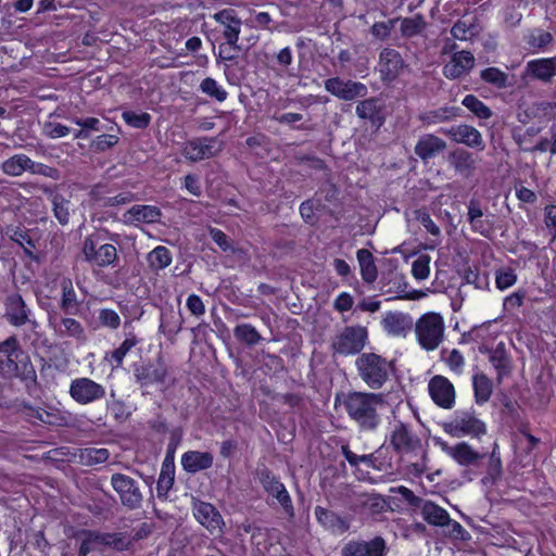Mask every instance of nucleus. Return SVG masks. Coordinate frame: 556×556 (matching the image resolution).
I'll return each mask as SVG.
<instances>
[{
  "label": "nucleus",
  "mask_w": 556,
  "mask_h": 556,
  "mask_svg": "<svg viewBox=\"0 0 556 556\" xmlns=\"http://www.w3.org/2000/svg\"><path fill=\"white\" fill-rule=\"evenodd\" d=\"M387 405L388 401L383 393L352 392L344 401L349 418L364 432L375 431L379 427L381 410Z\"/></svg>",
  "instance_id": "1"
},
{
  "label": "nucleus",
  "mask_w": 556,
  "mask_h": 556,
  "mask_svg": "<svg viewBox=\"0 0 556 556\" xmlns=\"http://www.w3.org/2000/svg\"><path fill=\"white\" fill-rule=\"evenodd\" d=\"M390 445L399 455L414 454L420 459L407 466L408 472L421 477L427 470V452L422 447L420 438L402 421L394 425L390 433Z\"/></svg>",
  "instance_id": "2"
},
{
  "label": "nucleus",
  "mask_w": 556,
  "mask_h": 556,
  "mask_svg": "<svg viewBox=\"0 0 556 556\" xmlns=\"http://www.w3.org/2000/svg\"><path fill=\"white\" fill-rule=\"evenodd\" d=\"M23 354L16 336H10L0 342V375L35 381L36 372L33 365L28 361L21 362V365L17 363Z\"/></svg>",
  "instance_id": "3"
},
{
  "label": "nucleus",
  "mask_w": 556,
  "mask_h": 556,
  "mask_svg": "<svg viewBox=\"0 0 556 556\" xmlns=\"http://www.w3.org/2000/svg\"><path fill=\"white\" fill-rule=\"evenodd\" d=\"M255 477L264 492L271 498V504L279 505L286 517L294 518L295 509L291 495L280 478L266 466L257 467Z\"/></svg>",
  "instance_id": "4"
},
{
  "label": "nucleus",
  "mask_w": 556,
  "mask_h": 556,
  "mask_svg": "<svg viewBox=\"0 0 556 556\" xmlns=\"http://www.w3.org/2000/svg\"><path fill=\"white\" fill-rule=\"evenodd\" d=\"M419 345L426 351H433L443 342L445 324L441 314L428 312L413 325Z\"/></svg>",
  "instance_id": "5"
},
{
  "label": "nucleus",
  "mask_w": 556,
  "mask_h": 556,
  "mask_svg": "<svg viewBox=\"0 0 556 556\" xmlns=\"http://www.w3.org/2000/svg\"><path fill=\"white\" fill-rule=\"evenodd\" d=\"M356 366L365 382H386L394 378L393 364L375 353L362 354Z\"/></svg>",
  "instance_id": "6"
},
{
  "label": "nucleus",
  "mask_w": 556,
  "mask_h": 556,
  "mask_svg": "<svg viewBox=\"0 0 556 556\" xmlns=\"http://www.w3.org/2000/svg\"><path fill=\"white\" fill-rule=\"evenodd\" d=\"M367 338L368 332L365 327L346 326L333 337L331 349L334 354L354 355L364 349Z\"/></svg>",
  "instance_id": "7"
},
{
  "label": "nucleus",
  "mask_w": 556,
  "mask_h": 556,
  "mask_svg": "<svg viewBox=\"0 0 556 556\" xmlns=\"http://www.w3.org/2000/svg\"><path fill=\"white\" fill-rule=\"evenodd\" d=\"M25 386L27 393L35 400V405L24 404V407L27 409L26 415L34 419V422L40 421L49 426H62L64 424V417L51 413L41 406V404H45L42 400L45 395L43 384Z\"/></svg>",
  "instance_id": "8"
},
{
  "label": "nucleus",
  "mask_w": 556,
  "mask_h": 556,
  "mask_svg": "<svg viewBox=\"0 0 556 556\" xmlns=\"http://www.w3.org/2000/svg\"><path fill=\"white\" fill-rule=\"evenodd\" d=\"M443 430L452 437L471 435L480 438L486 433V425L472 413L463 412L450 422H445Z\"/></svg>",
  "instance_id": "9"
},
{
  "label": "nucleus",
  "mask_w": 556,
  "mask_h": 556,
  "mask_svg": "<svg viewBox=\"0 0 556 556\" xmlns=\"http://www.w3.org/2000/svg\"><path fill=\"white\" fill-rule=\"evenodd\" d=\"M223 150V143L215 137H200L184 143L181 153L190 162H200L217 155Z\"/></svg>",
  "instance_id": "10"
},
{
  "label": "nucleus",
  "mask_w": 556,
  "mask_h": 556,
  "mask_svg": "<svg viewBox=\"0 0 556 556\" xmlns=\"http://www.w3.org/2000/svg\"><path fill=\"white\" fill-rule=\"evenodd\" d=\"M111 485L118 494L125 507L136 509L141 506L142 494L138 482L134 478L121 472L113 473L111 477Z\"/></svg>",
  "instance_id": "11"
},
{
  "label": "nucleus",
  "mask_w": 556,
  "mask_h": 556,
  "mask_svg": "<svg viewBox=\"0 0 556 556\" xmlns=\"http://www.w3.org/2000/svg\"><path fill=\"white\" fill-rule=\"evenodd\" d=\"M324 86L329 93L343 101L365 98L368 93V88L365 84L351 79L344 80L340 77L326 79Z\"/></svg>",
  "instance_id": "12"
},
{
  "label": "nucleus",
  "mask_w": 556,
  "mask_h": 556,
  "mask_svg": "<svg viewBox=\"0 0 556 556\" xmlns=\"http://www.w3.org/2000/svg\"><path fill=\"white\" fill-rule=\"evenodd\" d=\"M83 254L89 264L98 267L114 265L117 261V250L113 244L105 243L97 248L92 236L86 237L83 244Z\"/></svg>",
  "instance_id": "13"
},
{
  "label": "nucleus",
  "mask_w": 556,
  "mask_h": 556,
  "mask_svg": "<svg viewBox=\"0 0 556 556\" xmlns=\"http://www.w3.org/2000/svg\"><path fill=\"white\" fill-rule=\"evenodd\" d=\"M386 540L376 535L370 540H350L341 548V556H387Z\"/></svg>",
  "instance_id": "14"
},
{
  "label": "nucleus",
  "mask_w": 556,
  "mask_h": 556,
  "mask_svg": "<svg viewBox=\"0 0 556 556\" xmlns=\"http://www.w3.org/2000/svg\"><path fill=\"white\" fill-rule=\"evenodd\" d=\"M3 305V317L13 327H23L34 318L31 309L17 292L9 293L4 299Z\"/></svg>",
  "instance_id": "15"
},
{
  "label": "nucleus",
  "mask_w": 556,
  "mask_h": 556,
  "mask_svg": "<svg viewBox=\"0 0 556 556\" xmlns=\"http://www.w3.org/2000/svg\"><path fill=\"white\" fill-rule=\"evenodd\" d=\"M406 64L394 49L384 48L379 55V72L383 81H393L400 76Z\"/></svg>",
  "instance_id": "16"
},
{
  "label": "nucleus",
  "mask_w": 556,
  "mask_h": 556,
  "mask_svg": "<svg viewBox=\"0 0 556 556\" xmlns=\"http://www.w3.org/2000/svg\"><path fill=\"white\" fill-rule=\"evenodd\" d=\"M193 516L211 534L223 532L224 519L213 504L199 502L193 507Z\"/></svg>",
  "instance_id": "17"
},
{
  "label": "nucleus",
  "mask_w": 556,
  "mask_h": 556,
  "mask_svg": "<svg viewBox=\"0 0 556 556\" xmlns=\"http://www.w3.org/2000/svg\"><path fill=\"white\" fill-rule=\"evenodd\" d=\"M442 132L448 136L453 141L463 143L469 148L479 151L485 148L481 132L473 126L460 124L452 126L448 129H442Z\"/></svg>",
  "instance_id": "18"
},
{
  "label": "nucleus",
  "mask_w": 556,
  "mask_h": 556,
  "mask_svg": "<svg viewBox=\"0 0 556 556\" xmlns=\"http://www.w3.org/2000/svg\"><path fill=\"white\" fill-rule=\"evenodd\" d=\"M476 63V59L470 51L454 52L448 63L443 67V75L448 79L459 78L469 73Z\"/></svg>",
  "instance_id": "19"
},
{
  "label": "nucleus",
  "mask_w": 556,
  "mask_h": 556,
  "mask_svg": "<svg viewBox=\"0 0 556 556\" xmlns=\"http://www.w3.org/2000/svg\"><path fill=\"white\" fill-rule=\"evenodd\" d=\"M355 113L361 119H367L377 128H380L386 121L384 105L379 98L372 97L359 101Z\"/></svg>",
  "instance_id": "20"
},
{
  "label": "nucleus",
  "mask_w": 556,
  "mask_h": 556,
  "mask_svg": "<svg viewBox=\"0 0 556 556\" xmlns=\"http://www.w3.org/2000/svg\"><path fill=\"white\" fill-rule=\"evenodd\" d=\"M213 18L223 27V36L228 43L238 42L241 33V20L231 9H224L213 15Z\"/></svg>",
  "instance_id": "21"
},
{
  "label": "nucleus",
  "mask_w": 556,
  "mask_h": 556,
  "mask_svg": "<svg viewBox=\"0 0 556 556\" xmlns=\"http://www.w3.org/2000/svg\"><path fill=\"white\" fill-rule=\"evenodd\" d=\"M443 450L446 451L448 456H451L458 465L465 467L477 465L478 462L484 457V454L477 452L469 443L464 441L456 443L454 446H448L444 443Z\"/></svg>",
  "instance_id": "22"
},
{
  "label": "nucleus",
  "mask_w": 556,
  "mask_h": 556,
  "mask_svg": "<svg viewBox=\"0 0 556 556\" xmlns=\"http://www.w3.org/2000/svg\"><path fill=\"white\" fill-rule=\"evenodd\" d=\"M489 362L496 372V380L502 381L510 377L513 369L510 357L508 356L505 344L500 342L494 349L486 350Z\"/></svg>",
  "instance_id": "23"
},
{
  "label": "nucleus",
  "mask_w": 556,
  "mask_h": 556,
  "mask_svg": "<svg viewBox=\"0 0 556 556\" xmlns=\"http://www.w3.org/2000/svg\"><path fill=\"white\" fill-rule=\"evenodd\" d=\"M381 324L383 329L394 337H405L414 325L412 317L402 312H388Z\"/></svg>",
  "instance_id": "24"
},
{
  "label": "nucleus",
  "mask_w": 556,
  "mask_h": 556,
  "mask_svg": "<svg viewBox=\"0 0 556 556\" xmlns=\"http://www.w3.org/2000/svg\"><path fill=\"white\" fill-rule=\"evenodd\" d=\"M162 212L155 205H134L123 214V220L125 224H153L161 219Z\"/></svg>",
  "instance_id": "25"
},
{
  "label": "nucleus",
  "mask_w": 556,
  "mask_h": 556,
  "mask_svg": "<svg viewBox=\"0 0 556 556\" xmlns=\"http://www.w3.org/2000/svg\"><path fill=\"white\" fill-rule=\"evenodd\" d=\"M445 149L446 142L442 138L432 134H427L418 139L414 151L418 157L424 162H427L443 152Z\"/></svg>",
  "instance_id": "26"
},
{
  "label": "nucleus",
  "mask_w": 556,
  "mask_h": 556,
  "mask_svg": "<svg viewBox=\"0 0 556 556\" xmlns=\"http://www.w3.org/2000/svg\"><path fill=\"white\" fill-rule=\"evenodd\" d=\"M49 325L60 338H73L77 341L86 340L84 326L74 318L63 317L59 323L54 318H50Z\"/></svg>",
  "instance_id": "27"
},
{
  "label": "nucleus",
  "mask_w": 556,
  "mask_h": 556,
  "mask_svg": "<svg viewBox=\"0 0 556 556\" xmlns=\"http://www.w3.org/2000/svg\"><path fill=\"white\" fill-rule=\"evenodd\" d=\"M526 72L538 80L549 83L556 76V56L531 60L527 63Z\"/></svg>",
  "instance_id": "28"
},
{
  "label": "nucleus",
  "mask_w": 556,
  "mask_h": 556,
  "mask_svg": "<svg viewBox=\"0 0 556 556\" xmlns=\"http://www.w3.org/2000/svg\"><path fill=\"white\" fill-rule=\"evenodd\" d=\"M341 454L352 468L358 469L359 464H364L367 468L383 469V463L380 460V450L370 454L357 455L350 448L349 444H342Z\"/></svg>",
  "instance_id": "29"
},
{
  "label": "nucleus",
  "mask_w": 556,
  "mask_h": 556,
  "mask_svg": "<svg viewBox=\"0 0 556 556\" xmlns=\"http://www.w3.org/2000/svg\"><path fill=\"white\" fill-rule=\"evenodd\" d=\"M213 463L214 457L210 452L188 451L181 456V466L189 473L206 470Z\"/></svg>",
  "instance_id": "30"
},
{
  "label": "nucleus",
  "mask_w": 556,
  "mask_h": 556,
  "mask_svg": "<svg viewBox=\"0 0 556 556\" xmlns=\"http://www.w3.org/2000/svg\"><path fill=\"white\" fill-rule=\"evenodd\" d=\"M315 517L320 526L333 533H344L349 530L350 523L337 513L321 507H315Z\"/></svg>",
  "instance_id": "31"
},
{
  "label": "nucleus",
  "mask_w": 556,
  "mask_h": 556,
  "mask_svg": "<svg viewBox=\"0 0 556 556\" xmlns=\"http://www.w3.org/2000/svg\"><path fill=\"white\" fill-rule=\"evenodd\" d=\"M73 455L71 460H73L74 464L96 466L104 464L110 457V452L104 447H77Z\"/></svg>",
  "instance_id": "32"
},
{
  "label": "nucleus",
  "mask_w": 556,
  "mask_h": 556,
  "mask_svg": "<svg viewBox=\"0 0 556 556\" xmlns=\"http://www.w3.org/2000/svg\"><path fill=\"white\" fill-rule=\"evenodd\" d=\"M393 285L387 289L382 287V292L390 294L391 299L417 301L427 295V291L410 289L408 283L400 276L394 277Z\"/></svg>",
  "instance_id": "33"
},
{
  "label": "nucleus",
  "mask_w": 556,
  "mask_h": 556,
  "mask_svg": "<svg viewBox=\"0 0 556 556\" xmlns=\"http://www.w3.org/2000/svg\"><path fill=\"white\" fill-rule=\"evenodd\" d=\"M71 396L80 404L102 399L105 391L102 384H70Z\"/></svg>",
  "instance_id": "34"
},
{
  "label": "nucleus",
  "mask_w": 556,
  "mask_h": 556,
  "mask_svg": "<svg viewBox=\"0 0 556 556\" xmlns=\"http://www.w3.org/2000/svg\"><path fill=\"white\" fill-rule=\"evenodd\" d=\"M429 395L439 407L451 409L455 404L454 384H428Z\"/></svg>",
  "instance_id": "35"
},
{
  "label": "nucleus",
  "mask_w": 556,
  "mask_h": 556,
  "mask_svg": "<svg viewBox=\"0 0 556 556\" xmlns=\"http://www.w3.org/2000/svg\"><path fill=\"white\" fill-rule=\"evenodd\" d=\"M421 515L424 520L435 527H444L445 525H450L451 517L446 509L439 506L438 504L426 501L421 504Z\"/></svg>",
  "instance_id": "36"
},
{
  "label": "nucleus",
  "mask_w": 556,
  "mask_h": 556,
  "mask_svg": "<svg viewBox=\"0 0 556 556\" xmlns=\"http://www.w3.org/2000/svg\"><path fill=\"white\" fill-rule=\"evenodd\" d=\"M81 542L78 548V556H87L97 544H111V533H100L93 530H83Z\"/></svg>",
  "instance_id": "37"
},
{
  "label": "nucleus",
  "mask_w": 556,
  "mask_h": 556,
  "mask_svg": "<svg viewBox=\"0 0 556 556\" xmlns=\"http://www.w3.org/2000/svg\"><path fill=\"white\" fill-rule=\"evenodd\" d=\"M359 264L362 279L366 283H372L378 277V269L375 263L374 255L367 249H359L356 253Z\"/></svg>",
  "instance_id": "38"
},
{
  "label": "nucleus",
  "mask_w": 556,
  "mask_h": 556,
  "mask_svg": "<svg viewBox=\"0 0 556 556\" xmlns=\"http://www.w3.org/2000/svg\"><path fill=\"white\" fill-rule=\"evenodd\" d=\"M460 116V109L456 106H443L427 111L419 116V119L426 125L439 124Z\"/></svg>",
  "instance_id": "39"
},
{
  "label": "nucleus",
  "mask_w": 556,
  "mask_h": 556,
  "mask_svg": "<svg viewBox=\"0 0 556 556\" xmlns=\"http://www.w3.org/2000/svg\"><path fill=\"white\" fill-rule=\"evenodd\" d=\"M503 476V464L497 443L493 444L486 465V473L482 479L483 483H496Z\"/></svg>",
  "instance_id": "40"
},
{
  "label": "nucleus",
  "mask_w": 556,
  "mask_h": 556,
  "mask_svg": "<svg viewBox=\"0 0 556 556\" xmlns=\"http://www.w3.org/2000/svg\"><path fill=\"white\" fill-rule=\"evenodd\" d=\"M448 162L457 173L468 175L476 166L472 153L458 149L450 153Z\"/></svg>",
  "instance_id": "41"
},
{
  "label": "nucleus",
  "mask_w": 556,
  "mask_h": 556,
  "mask_svg": "<svg viewBox=\"0 0 556 556\" xmlns=\"http://www.w3.org/2000/svg\"><path fill=\"white\" fill-rule=\"evenodd\" d=\"M29 162L30 157L27 155L15 154L2 163L1 169L9 176L18 177L23 175V173L29 172Z\"/></svg>",
  "instance_id": "42"
},
{
  "label": "nucleus",
  "mask_w": 556,
  "mask_h": 556,
  "mask_svg": "<svg viewBox=\"0 0 556 556\" xmlns=\"http://www.w3.org/2000/svg\"><path fill=\"white\" fill-rule=\"evenodd\" d=\"M427 27V22L421 14H416L412 17H404L401 20L400 31L402 37L412 38L420 35Z\"/></svg>",
  "instance_id": "43"
},
{
  "label": "nucleus",
  "mask_w": 556,
  "mask_h": 556,
  "mask_svg": "<svg viewBox=\"0 0 556 556\" xmlns=\"http://www.w3.org/2000/svg\"><path fill=\"white\" fill-rule=\"evenodd\" d=\"M175 481L174 466L169 467L163 464L159 479L156 481V494L160 500H166L169 490L173 488Z\"/></svg>",
  "instance_id": "44"
},
{
  "label": "nucleus",
  "mask_w": 556,
  "mask_h": 556,
  "mask_svg": "<svg viewBox=\"0 0 556 556\" xmlns=\"http://www.w3.org/2000/svg\"><path fill=\"white\" fill-rule=\"evenodd\" d=\"M166 375V365L159 358L155 363L144 366L142 371L138 372V378L149 380L150 382H161L165 380Z\"/></svg>",
  "instance_id": "45"
},
{
  "label": "nucleus",
  "mask_w": 556,
  "mask_h": 556,
  "mask_svg": "<svg viewBox=\"0 0 556 556\" xmlns=\"http://www.w3.org/2000/svg\"><path fill=\"white\" fill-rule=\"evenodd\" d=\"M138 343L135 334H128V337L122 342V344L114 351L106 353L105 359L113 366H119L123 363L126 354Z\"/></svg>",
  "instance_id": "46"
},
{
  "label": "nucleus",
  "mask_w": 556,
  "mask_h": 556,
  "mask_svg": "<svg viewBox=\"0 0 556 556\" xmlns=\"http://www.w3.org/2000/svg\"><path fill=\"white\" fill-rule=\"evenodd\" d=\"M147 260L152 269L160 270L172 263V254L166 247L159 245L148 254Z\"/></svg>",
  "instance_id": "47"
},
{
  "label": "nucleus",
  "mask_w": 556,
  "mask_h": 556,
  "mask_svg": "<svg viewBox=\"0 0 556 556\" xmlns=\"http://www.w3.org/2000/svg\"><path fill=\"white\" fill-rule=\"evenodd\" d=\"M72 122L80 127V129L74 132L75 139H88L90 137V131H100L102 130L100 119L96 117H87V118H73Z\"/></svg>",
  "instance_id": "48"
},
{
  "label": "nucleus",
  "mask_w": 556,
  "mask_h": 556,
  "mask_svg": "<svg viewBox=\"0 0 556 556\" xmlns=\"http://www.w3.org/2000/svg\"><path fill=\"white\" fill-rule=\"evenodd\" d=\"M462 104L467 108L478 118L488 119L492 116V111L481 100L473 94H467Z\"/></svg>",
  "instance_id": "49"
},
{
  "label": "nucleus",
  "mask_w": 556,
  "mask_h": 556,
  "mask_svg": "<svg viewBox=\"0 0 556 556\" xmlns=\"http://www.w3.org/2000/svg\"><path fill=\"white\" fill-rule=\"evenodd\" d=\"M233 334L239 341L250 346L257 344L262 340L258 331L250 324L238 325L233 329Z\"/></svg>",
  "instance_id": "50"
},
{
  "label": "nucleus",
  "mask_w": 556,
  "mask_h": 556,
  "mask_svg": "<svg viewBox=\"0 0 556 556\" xmlns=\"http://www.w3.org/2000/svg\"><path fill=\"white\" fill-rule=\"evenodd\" d=\"M200 90L218 102L225 101L228 96L227 91L211 77H206L201 81Z\"/></svg>",
  "instance_id": "51"
},
{
  "label": "nucleus",
  "mask_w": 556,
  "mask_h": 556,
  "mask_svg": "<svg viewBox=\"0 0 556 556\" xmlns=\"http://www.w3.org/2000/svg\"><path fill=\"white\" fill-rule=\"evenodd\" d=\"M483 81L495 86L496 88H505L507 86L508 76L497 67H488L480 73Z\"/></svg>",
  "instance_id": "52"
},
{
  "label": "nucleus",
  "mask_w": 556,
  "mask_h": 556,
  "mask_svg": "<svg viewBox=\"0 0 556 556\" xmlns=\"http://www.w3.org/2000/svg\"><path fill=\"white\" fill-rule=\"evenodd\" d=\"M62 299L61 308L68 312L77 303L76 292L73 287V282L70 278H63L61 280Z\"/></svg>",
  "instance_id": "53"
},
{
  "label": "nucleus",
  "mask_w": 556,
  "mask_h": 556,
  "mask_svg": "<svg viewBox=\"0 0 556 556\" xmlns=\"http://www.w3.org/2000/svg\"><path fill=\"white\" fill-rule=\"evenodd\" d=\"M52 204L55 218L60 224L66 225L70 220V201L60 194H54Z\"/></svg>",
  "instance_id": "54"
},
{
  "label": "nucleus",
  "mask_w": 556,
  "mask_h": 556,
  "mask_svg": "<svg viewBox=\"0 0 556 556\" xmlns=\"http://www.w3.org/2000/svg\"><path fill=\"white\" fill-rule=\"evenodd\" d=\"M431 257L428 254L419 255L412 264V275L417 280H425L430 274Z\"/></svg>",
  "instance_id": "55"
},
{
  "label": "nucleus",
  "mask_w": 556,
  "mask_h": 556,
  "mask_svg": "<svg viewBox=\"0 0 556 556\" xmlns=\"http://www.w3.org/2000/svg\"><path fill=\"white\" fill-rule=\"evenodd\" d=\"M549 137L541 138L540 141L531 149V151L546 152L556 154V124H553L548 130Z\"/></svg>",
  "instance_id": "56"
},
{
  "label": "nucleus",
  "mask_w": 556,
  "mask_h": 556,
  "mask_svg": "<svg viewBox=\"0 0 556 556\" xmlns=\"http://www.w3.org/2000/svg\"><path fill=\"white\" fill-rule=\"evenodd\" d=\"M414 216L415 219L419 222L425 227V229L433 237L439 238L441 236L440 227L433 222L430 214L426 210H416L414 212Z\"/></svg>",
  "instance_id": "57"
},
{
  "label": "nucleus",
  "mask_w": 556,
  "mask_h": 556,
  "mask_svg": "<svg viewBox=\"0 0 556 556\" xmlns=\"http://www.w3.org/2000/svg\"><path fill=\"white\" fill-rule=\"evenodd\" d=\"M123 119L131 127L143 129L147 128L151 122V115L149 113H135L132 111H126L123 113Z\"/></svg>",
  "instance_id": "58"
},
{
  "label": "nucleus",
  "mask_w": 556,
  "mask_h": 556,
  "mask_svg": "<svg viewBox=\"0 0 556 556\" xmlns=\"http://www.w3.org/2000/svg\"><path fill=\"white\" fill-rule=\"evenodd\" d=\"M388 508H389V504L381 496L369 497L364 503V509L371 517H377V516L383 514L384 511L388 510Z\"/></svg>",
  "instance_id": "59"
},
{
  "label": "nucleus",
  "mask_w": 556,
  "mask_h": 556,
  "mask_svg": "<svg viewBox=\"0 0 556 556\" xmlns=\"http://www.w3.org/2000/svg\"><path fill=\"white\" fill-rule=\"evenodd\" d=\"M77 447L61 446L52 448L46 453V458L52 462L73 463L72 457Z\"/></svg>",
  "instance_id": "60"
},
{
  "label": "nucleus",
  "mask_w": 556,
  "mask_h": 556,
  "mask_svg": "<svg viewBox=\"0 0 556 556\" xmlns=\"http://www.w3.org/2000/svg\"><path fill=\"white\" fill-rule=\"evenodd\" d=\"M28 173H30L33 175H41V176H45V177H48V178H51L54 180L60 179V172L56 168L48 166L42 163L34 162L31 159L29 162V172Z\"/></svg>",
  "instance_id": "61"
},
{
  "label": "nucleus",
  "mask_w": 556,
  "mask_h": 556,
  "mask_svg": "<svg viewBox=\"0 0 556 556\" xmlns=\"http://www.w3.org/2000/svg\"><path fill=\"white\" fill-rule=\"evenodd\" d=\"M517 281V275L510 268L500 269L495 275V283L500 290H505L514 286Z\"/></svg>",
  "instance_id": "62"
},
{
  "label": "nucleus",
  "mask_w": 556,
  "mask_h": 556,
  "mask_svg": "<svg viewBox=\"0 0 556 556\" xmlns=\"http://www.w3.org/2000/svg\"><path fill=\"white\" fill-rule=\"evenodd\" d=\"M472 24L465 20L457 21L451 28V35L457 40H467L472 36Z\"/></svg>",
  "instance_id": "63"
},
{
  "label": "nucleus",
  "mask_w": 556,
  "mask_h": 556,
  "mask_svg": "<svg viewBox=\"0 0 556 556\" xmlns=\"http://www.w3.org/2000/svg\"><path fill=\"white\" fill-rule=\"evenodd\" d=\"M241 51V48L238 46V42L235 45L226 42L219 45L217 59L220 61H232L238 56V53Z\"/></svg>",
  "instance_id": "64"
}]
</instances>
